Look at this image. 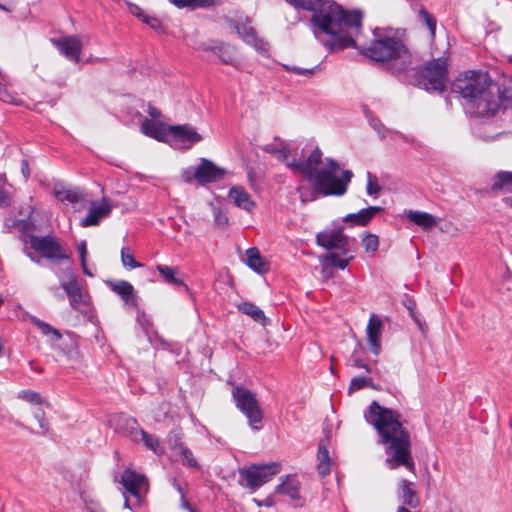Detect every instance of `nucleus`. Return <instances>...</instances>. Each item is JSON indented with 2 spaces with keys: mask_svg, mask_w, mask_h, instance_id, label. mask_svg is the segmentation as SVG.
Segmentation results:
<instances>
[{
  "mask_svg": "<svg viewBox=\"0 0 512 512\" xmlns=\"http://www.w3.org/2000/svg\"><path fill=\"white\" fill-rule=\"evenodd\" d=\"M263 151L272 154L277 160L285 162L287 164L290 151L285 141L280 140L279 145L267 144L263 147Z\"/></svg>",
  "mask_w": 512,
  "mask_h": 512,
  "instance_id": "nucleus-34",
  "label": "nucleus"
},
{
  "mask_svg": "<svg viewBox=\"0 0 512 512\" xmlns=\"http://www.w3.org/2000/svg\"><path fill=\"white\" fill-rule=\"evenodd\" d=\"M177 489H178V491L180 492V494H181V496H182V499H183L182 507H184V508L188 509V508H189V503L185 500V498H184V494H183V491H182V489H181L180 485H177Z\"/></svg>",
  "mask_w": 512,
  "mask_h": 512,
  "instance_id": "nucleus-64",
  "label": "nucleus"
},
{
  "mask_svg": "<svg viewBox=\"0 0 512 512\" xmlns=\"http://www.w3.org/2000/svg\"><path fill=\"white\" fill-rule=\"evenodd\" d=\"M110 424L117 432L125 435L131 441L138 443V437L143 429L134 417L124 413L116 414L110 419Z\"/></svg>",
  "mask_w": 512,
  "mask_h": 512,
  "instance_id": "nucleus-15",
  "label": "nucleus"
},
{
  "mask_svg": "<svg viewBox=\"0 0 512 512\" xmlns=\"http://www.w3.org/2000/svg\"><path fill=\"white\" fill-rule=\"evenodd\" d=\"M362 246L367 253L374 254L379 246L378 237L375 234H367L362 239Z\"/></svg>",
  "mask_w": 512,
  "mask_h": 512,
  "instance_id": "nucleus-40",
  "label": "nucleus"
},
{
  "mask_svg": "<svg viewBox=\"0 0 512 512\" xmlns=\"http://www.w3.org/2000/svg\"><path fill=\"white\" fill-rule=\"evenodd\" d=\"M121 262L122 265L129 270L142 267V264L136 261L132 251L129 247H123L121 249Z\"/></svg>",
  "mask_w": 512,
  "mask_h": 512,
  "instance_id": "nucleus-37",
  "label": "nucleus"
},
{
  "mask_svg": "<svg viewBox=\"0 0 512 512\" xmlns=\"http://www.w3.org/2000/svg\"><path fill=\"white\" fill-rule=\"evenodd\" d=\"M232 396L236 407L247 418L249 426L253 430H260L262 428L263 413L255 394L242 386H236L232 390Z\"/></svg>",
  "mask_w": 512,
  "mask_h": 512,
  "instance_id": "nucleus-7",
  "label": "nucleus"
},
{
  "mask_svg": "<svg viewBox=\"0 0 512 512\" xmlns=\"http://www.w3.org/2000/svg\"><path fill=\"white\" fill-rule=\"evenodd\" d=\"M316 242L319 246L331 252H338L339 254L346 255L349 252V240L343 234V228L334 229L331 231L320 232L316 236Z\"/></svg>",
  "mask_w": 512,
  "mask_h": 512,
  "instance_id": "nucleus-11",
  "label": "nucleus"
},
{
  "mask_svg": "<svg viewBox=\"0 0 512 512\" xmlns=\"http://www.w3.org/2000/svg\"><path fill=\"white\" fill-rule=\"evenodd\" d=\"M368 423L372 424L378 432L381 443L385 445L390 457L386 459L389 469L405 466L409 471H415V463L411 455V441L409 433L403 428L399 412L382 407L373 401L365 414Z\"/></svg>",
  "mask_w": 512,
  "mask_h": 512,
  "instance_id": "nucleus-2",
  "label": "nucleus"
},
{
  "mask_svg": "<svg viewBox=\"0 0 512 512\" xmlns=\"http://www.w3.org/2000/svg\"><path fill=\"white\" fill-rule=\"evenodd\" d=\"M25 253L27 255V257L33 261L34 263L38 264V265H41L42 262H41V258L36 256L34 253L28 251V250H25Z\"/></svg>",
  "mask_w": 512,
  "mask_h": 512,
  "instance_id": "nucleus-63",
  "label": "nucleus"
},
{
  "mask_svg": "<svg viewBox=\"0 0 512 512\" xmlns=\"http://www.w3.org/2000/svg\"><path fill=\"white\" fill-rule=\"evenodd\" d=\"M169 137L176 141L188 143L189 147L202 140V136L190 124L168 125Z\"/></svg>",
  "mask_w": 512,
  "mask_h": 512,
  "instance_id": "nucleus-19",
  "label": "nucleus"
},
{
  "mask_svg": "<svg viewBox=\"0 0 512 512\" xmlns=\"http://www.w3.org/2000/svg\"><path fill=\"white\" fill-rule=\"evenodd\" d=\"M362 26V13L359 10L346 11L334 1L319 2L312 12L311 27L316 38L321 34L330 36L329 42H324L330 49L343 50L356 48L354 36Z\"/></svg>",
  "mask_w": 512,
  "mask_h": 512,
  "instance_id": "nucleus-3",
  "label": "nucleus"
},
{
  "mask_svg": "<svg viewBox=\"0 0 512 512\" xmlns=\"http://www.w3.org/2000/svg\"><path fill=\"white\" fill-rule=\"evenodd\" d=\"M412 71L415 77L414 84L422 87L427 91H434L442 93L446 89L448 80L447 61L444 58H437L427 63L425 67L420 70L415 69L417 60L414 59Z\"/></svg>",
  "mask_w": 512,
  "mask_h": 512,
  "instance_id": "nucleus-6",
  "label": "nucleus"
},
{
  "mask_svg": "<svg viewBox=\"0 0 512 512\" xmlns=\"http://www.w3.org/2000/svg\"><path fill=\"white\" fill-rule=\"evenodd\" d=\"M317 459H318V465H317L318 473L323 477L328 475L331 471V467H330L331 458L329 456L327 441L324 439L320 440V442H319Z\"/></svg>",
  "mask_w": 512,
  "mask_h": 512,
  "instance_id": "nucleus-30",
  "label": "nucleus"
},
{
  "mask_svg": "<svg viewBox=\"0 0 512 512\" xmlns=\"http://www.w3.org/2000/svg\"><path fill=\"white\" fill-rule=\"evenodd\" d=\"M19 398H21L27 402H30V403H36V404L42 403L41 395L39 393L30 391V390L21 391L19 394Z\"/></svg>",
  "mask_w": 512,
  "mask_h": 512,
  "instance_id": "nucleus-48",
  "label": "nucleus"
},
{
  "mask_svg": "<svg viewBox=\"0 0 512 512\" xmlns=\"http://www.w3.org/2000/svg\"><path fill=\"white\" fill-rule=\"evenodd\" d=\"M383 208L380 206H369L361 209L357 213H351L343 218L346 223L352 225L366 226L378 213L382 212Z\"/></svg>",
  "mask_w": 512,
  "mask_h": 512,
  "instance_id": "nucleus-26",
  "label": "nucleus"
},
{
  "mask_svg": "<svg viewBox=\"0 0 512 512\" xmlns=\"http://www.w3.org/2000/svg\"><path fill=\"white\" fill-rule=\"evenodd\" d=\"M112 211V205L106 198H103L100 203L90 201L88 214L80 221L82 227L97 226L102 219L107 218Z\"/></svg>",
  "mask_w": 512,
  "mask_h": 512,
  "instance_id": "nucleus-17",
  "label": "nucleus"
},
{
  "mask_svg": "<svg viewBox=\"0 0 512 512\" xmlns=\"http://www.w3.org/2000/svg\"><path fill=\"white\" fill-rule=\"evenodd\" d=\"M179 450H180L181 456L183 457L184 464L188 465L189 467H193V468L198 467V463L189 448H187L183 444L179 443Z\"/></svg>",
  "mask_w": 512,
  "mask_h": 512,
  "instance_id": "nucleus-45",
  "label": "nucleus"
},
{
  "mask_svg": "<svg viewBox=\"0 0 512 512\" xmlns=\"http://www.w3.org/2000/svg\"><path fill=\"white\" fill-rule=\"evenodd\" d=\"M148 114L154 118V119H157V118H160L161 117V112L160 110H158L156 107L152 106L151 104H149L148 106Z\"/></svg>",
  "mask_w": 512,
  "mask_h": 512,
  "instance_id": "nucleus-60",
  "label": "nucleus"
},
{
  "mask_svg": "<svg viewBox=\"0 0 512 512\" xmlns=\"http://www.w3.org/2000/svg\"><path fill=\"white\" fill-rule=\"evenodd\" d=\"M409 314L410 316L413 318V320L415 321V323L417 324L418 328L422 331V332H425L426 329H427V326L426 324L420 319V317L416 314V312L409 307Z\"/></svg>",
  "mask_w": 512,
  "mask_h": 512,
  "instance_id": "nucleus-54",
  "label": "nucleus"
},
{
  "mask_svg": "<svg viewBox=\"0 0 512 512\" xmlns=\"http://www.w3.org/2000/svg\"><path fill=\"white\" fill-rule=\"evenodd\" d=\"M126 492L130 493L138 501L141 500L142 493L148 491V479L145 475L127 468L123 471L119 481Z\"/></svg>",
  "mask_w": 512,
  "mask_h": 512,
  "instance_id": "nucleus-13",
  "label": "nucleus"
},
{
  "mask_svg": "<svg viewBox=\"0 0 512 512\" xmlns=\"http://www.w3.org/2000/svg\"><path fill=\"white\" fill-rule=\"evenodd\" d=\"M297 191L300 193V200L302 203L305 204L311 200L307 191H304L302 188H298Z\"/></svg>",
  "mask_w": 512,
  "mask_h": 512,
  "instance_id": "nucleus-62",
  "label": "nucleus"
},
{
  "mask_svg": "<svg viewBox=\"0 0 512 512\" xmlns=\"http://www.w3.org/2000/svg\"><path fill=\"white\" fill-rule=\"evenodd\" d=\"M237 308L243 314L250 316L254 321L262 325L266 324L267 318L264 312L255 304L251 302H241L237 304Z\"/></svg>",
  "mask_w": 512,
  "mask_h": 512,
  "instance_id": "nucleus-33",
  "label": "nucleus"
},
{
  "mask_svg": "<svg viewBox=\"0 0 512 512\" xmlns=\"http://www.w3.org/2000/svg\"><path fill=\"white\" fill-rule=\"evenodd\" d=\"M375 39L369 46L361 48L365 57L386 65L390 70L400 73L412 69L414 56L405 44L396 36H382L380 29L374 30Z\"/></svg>",
  "mask_w": 512,
  "mask_h": 512,
  "instance_id": "nucleus-5",
  "label": "nucleus"
},
{
  "mask_svg": "<svg viewBox=\"0 0 512 512\" xmlns=\"http://www.w3.org/2000/svg\"><path fill=\"white\" fill-rule=\"evenodd\" d=\"M246 264L249 268L257 273H264L267 268L257 248L252 247L246 251Z\"/></svg>",
  "mask_w": 512,
  "mask_h": 512,
  "instance_id": "nucleus-32",
  "label": "nucleus"
},
{
  "mask_svg": "<svg viewBox=\"0 0 512 512\" xmlns=\"http://www.w3.org/2000/svg\"><path fill=\"white\" fill-rule=\"evenodd\" d=\"M34 417L39 423L42 434H46L49 431V422L45 418L44 411L40 408L36 409L34 412Z\"/></svg>",
  "mask_w": 512,
  "mask_h": 512,
  "instance_id": "nucleus-47",
  "label": "nucleus"
},
{
  "mask_svg": "<svg viewBox=\"0 0 512 512\" xmlns=\"http://www.w3.org/2000/svg\"><path fill=\"white\" fill-rule=\"evenodd\" d=\"M322 157V151L315 147L304 161L293 159L287 162V167L303 174L312 183L314 190L323 196L344 195L353 173L350 170H343L338 177L340 167L332 158H326L324 167L318 170Z\"/></svg>",
  "mask_w": 512,
  "mask_h": 512,
  "instance_id": "nucleus-4",
  "label": "nucleus"
},
{
  "mask_svg": "<svg viewBox=\"0 0 512 512\" xmlns=\"http://www.w3.org/2000/svg\"><path fill=\"white\" fill-rule=\"evenodd\" d=\"M78 252L80 255V262H81V266H82L84 274L89 277H93L94 274L90 271V269L87 267V264H86L87 244H86L85 240L81 241L80 244L78 245Z\"/></svg>",
  "mask_w": 512,
  "mask_h": 512,
  "instance_id": "nucleus-44",
  "label": "nucleus"
},
{
  "mask_svg": "<svg viewBox=\"0 0 512 512\" xmlns=\"http://www.w3.org/2000/svg\"><path fill=\"white\" fill-rule=\"evenodd\" d=\"M214 220H215V223L218 225V226H225L228 224V217L225 213H223L220 209L218 208H214Z\"/></svg>",
  "mask_w": 512,
  "mask_h": 512,
  "instance_id": "nucleus-50",
  "label": "nucleus"
},
{
  "mask_svg": "<svg viewBox=\"0 0 512 512\" xmlns=\"http://www.w3.org/2000/svg\"><path fill=\"white\" fill-rule=\"evenodd\" d=\"M279 472L277 463L252 465L240 471V481L246 487L256 490Z\"/></svg>",
  "mask_w": 512,
  "mask_h": 512,
  "instance_id": "nucleus-10",
  "label": "nucleus"
},
{
  "mask_svg": "<svg viewBox=\"0 0 512 512\" xmlns=\"http://www.w3.org/2000/svg\"><path fill=\"white\" fill-rule=\"evenodd\" d=\"M0 100L7 103L14 102V96L8 91L4 83L1 85L0 88Z\"/></svg>",
  "mask_w": 512,
  "mask_h": 512,
  "instance_id": "nucleus-53",
  "label": "nucleus"
},
{
  "mask_svg": "<svg viewBox=\"0 0 512 512\" xmlns=\"http://www.w3.org/2000/svg\"><path fill=\"white\" fill-rule=\"evenodd\" d=\"M398 498L402 502V506H408L410 508H417L420 504V498L415 489V484L411 481L401 479L398 485Z\"/></svg>",
  "mask_w": 512,
  "mask_h": 512,
  "instance_id": "nucleus-22",
  "label": "nucleus"
},
{
  "mask_svg": "<svg viewBox=\"0 0 512 512\" xmlns=\"http://www.w3.org/2000/svg\"><path fill=\"white\" fill-rule=\"evenodd\" d=\"M227 22L247 44L253 46L259 53L268 55L269 44L258 37L256 30L250 25L248 19L245 22L228 19Z\"/></svg>",
  "mask_w": 512,
  "mask_h": 512,
  "instance_id": "nucleus-12",
  "label": "nucleus"
},
{
  "mask_svg": "<svg viewBox=\"0 0 512 512\" xmlns=\"http://www.w3.org/2000/svg\"><path fill=\"white\" fill-rule=\"evenodd\" d=\"M383 330L382 320L375 314H372L367 324V340L370 349L374 355H379L381 351V335Z\"/></svg>",
  "mask_w": 512,
  "mask_h": 512,
  "instance_id": "nucleus-20",
  "label": "nucleus"
},
{
  "mask_svg": "<svg viewBox=\"0 0 512 512\" xmlns=\"http://www.w3.org/2000/svg\"><path fill=\"white\" fill-rule=\"evenodd\" d=\"M300 483L295 476L287 475L282 482L276 486V493L287 495L292 501H296L294 507H301L303 503L300 497Z\"/></svg>",
  "mask_w": 512,
  "mask_h": 512,
  "instance_id": "nucleus-24",
  "label": "nucleus"
},
{
  "mask_svg": "<svg viewBox=\"0 0 512 512\" xmlns=\"http://www.w3.org/2000/svg\"><path fill=\"white\" fill-rule=\"evenodd\" d=\"M135 117H138L141 121V132L144 135L154 138L158 141H163L166 139V137H169L168 125L144 118L138 111L135 112Z\"/></svg>",
  "mask_w": 512,
  "mask_h": 512,
  "instance_id": "nucleus-21",
  "label": "nucleus"
},
{
  "mask_svg": "<svg viewBox=\"0 0 512 512\" xmlns=\"http://www.w3.org/2000/svg\"><path fill=\"white\" fill-rule=\"evenodd\" d=\"M111 290L124 301L128 307H137V296L133 285L125 280L111 282Z\"/></svg>",
  "mask_w": 512,
  "mask_h": 512,
  "instance_id": "nucleus-25",
  "label": "nucleus"
},
{
  "mask_svg": "<svg viewBox=\"0 0 512 512\" xmlns=\"http://www.w3.org/2000/svg\"><path fill=\"white\" fill-rule=\"evenodd\" d=\"M364 387H374L372 379L369 377H355L350 382L349 392H354Z\"/></svg>",
  "mask_w": 512,
  "mask_h": 512,
  "instance_id": "nucleus-43",
  "label": "nucleus"
},
{
  "mask_svg": "<svg viewBox=\"0 0 512 512\" xmlns=\"http://www.w3.org/2000/svg\"><path fill=\"white\" fill-rule=\"evenodd\" d=\"M211 52L219 58L221 63L237 67L238 60L234 47L223 42H216L211 47Z\"/></svg>",
  "mask_w": 512,
  "mask_h": 512,
  "instance_id": "nucleus-27",
  "label": "nucleus"
},
{
  "mask_svg": "<svg viewBox=\"0 0 512 512\" xmlns=\"http://www.w3.org/2000/svg\"><path fill=\"white\" fill-rule=\"evenodd\" d=\"M142 22L150 26L154 30H159L161 29L162 26L161 20L159 18L147 14L142 19Z\"/></svg>",
  "mask_w": 512,
  "mask_h": 512,
  "instance_id": "nucleus-49",
  "label": "nucleus"
},
{
  "mask_svg": "<svg viewBox=\"0 0 512 512\" xmlns=\"http://www.w3.org/2000/svg\"><path fill=\"white\" fill-rule=\"evenodd\" d=\"M60 285L68 296L70 306L73 309L82 311V308L87 306V296L82 291L76 276L71 271L69 272V280H61Z\"/></svg>",
  "mask_w": 512,
  "mask_h": 512,
  "instance_id": "nucleus-16",
  "label": "nucleus"
},
{
  "mask_svg": "<svg viewBox=\"0 0 512 512\" xmlns=\"http://www.w3.org/2000/svg\"><path fill=\"white\" fill-rule=\"evenodd\" d=\"M419 18L427 25L431 36L434 37L436 30L435 17L431 15L424 7H421V9L419 10Z\"/></svg>",
  "mask_w": 512,
  "mask_h": 512,
  "instance_id": "nucleus-39",
  "label": "nucleus"
},
{
  "mask_svg": "<svg viewBox=\"0 0 512 512\" xmlns=\"http://www.w3.org/2000/svg\"><path fill=\"white\" fill-rule=\"evenodd\" d=\"M140 442H142L147 449L153 451L155 454H163V448L160 445L158 438L152 434L147 433L145 430H143L138 437V443Z\"/></svg>",
  "mask_w": 512,
  "mask_h": 512,
  "instance_id": "nucleus-35",
  "label": "nucleus"
},
{
  "mask_svg": "<svg viewBox=\"0 0 512 512\" xmlns=\"http://www.w3.org/2000/svg\"><path fill=\"white\" fill-rule=\"evenodd\" d=\"M191 8H209L216 4V0H191Z\"/></svg>",
  "mask_w": 512,
  "mask_h": 512,
  "instance_id": "nucleus-52",
  "label": "nucleus"
},
{
  "mask_svg": "<svg viewBox=\"0 0 512 512\" xmlns=\"http://www.w3.org/2000/svg\"><path fill=\"white\" fill-rule=\"evenodd\" d=\"M452 90L461 95L467 112L476 117L494 116L512 98L511 90H502L483 71H468L459 75L452 84Z\"/></svg>",
  "mask_w": 512,
  "mask_h": 512,
  "instance_id": "nucleus-1",
  "label": "nucleus"
},
{
  "mask_svg": "<svg viewBox=\"0 0 512 512\" xmlns=\"http://www.w3.org/2000/svg\"><path fill=\"white\" fill-rule=\"evenodd\" d=\"M53 193L59 201L71 204L76 211L85 207L86 199L79 189L66 188L62 183H56Z\"/></svg>",
  "mask_w": 512,
  "mask_h": 512,
  "instance_id": "nucleus-18",
  "label": "nucleus"
},
{
  "mask_svg": "<svg viewBox=\"0 0 512 512\" xmlns=\"http://www.w3.org/2000/svg\"><path fill=\"white\" fill-rule=\"evenodd\" d=\"M492 191H507L512 192V172L508 171H499L493 177V183L491 185ZM505 203L512 207V197H506Z\"/></svg>",
  "mask_w": 512,
  "mask_h": 512,
  "instance_id": "nucleus-29",
  "label": "nucleus"
},
{
  "mask_svg": "<svg viewBox=\"0 0 512 512\" xmlns=\"http://www.w3.org/2000/svg\"><path fill=\"white\" fill-rule=\"evenodd\" d=\"M381 191L377 177L371 172H367L366 192L370 196H377Z\"/></svg>",
  "mask_w": 512,
  "mask_h": 512,
  "instance_id": "nucleus-41",
  "label": "nucleus"
},
{
  "mask_svg": "<svg viewBox=\"0 0 512 512\" xmlns=\"http://www.w3.org/2000/svg\"><path fill=\"white\" fill-rule=\"evenodd\" d=\"M52 44L58 49L59 53L73 63L80 61L83 41L78 36H64L52 38Z\"/></svg>",
  "mask_w": 512,
  "mask_h": 512,
  "instance_id": "nucleus-14",
  "label": "nucleus"
},
{
  "mask_svg": "<svg viewBox=\"0 0 512 512\" xmlns=\"http://www.w3.org/2000/svg\"><path fill=\"white\" fill-rule=\"evenodd\" d=\"M229 196L233 199L235 205L243 210L251 212L256 207V203L242 186L231 187Z\"/></svg>",
  "mask_w": 512,
  "mask_h": 512,
  "instance_id": "nucleus-28",
  "label": "nucleus"
},
{
  "mask_svg": "<svg viewBox=\"0 0 512 512\" xmlns=\"http://www.w3.org/2000/svg\"><path fill=\"white\" fill-rule=\"evenodd\" d=\"M370 125L371 127L380 135L382 139L385 138V126L381 123V121L377 118L370 119Z\"/></svg>",
  "mask_w": 512,
  "mask_h": 512,
  "instance_id": "nucleus-51",
  "label": "nucleus"
},
{
  "mask_svg": "<svg viewBox=\"0 0 512 512\" xmlns=\"http://www.w3.org/2000/svg\"><path fill=\"white\" fill-rule=\"evenodd\" d=\"M297 9L313 12L321 0H286Z\"/></svg>",
  "mask_w": 512,
  "mask_h": 512,
  "instance_id": "nucleus-42",
  "label": "nucleus"
},
{
  "mask_svg": "<svg viewBox=\"0 0 512 512\" xmlns=\"http://www.w3.org/2000/svg\"><path fill=\"white\" fill-rule=\"evenodd\" d=\"M29 243L33 250L40 253L43 258H46L53 264H61L63 261L70 259L68 251L54 236L46 235L39 237L30 235Z\"/></svg>",
  "mask_w": 512,
  "mask_h": 512,
  "instance_id": "nucleus-8",
  "label": "nucleus"
},
{
  "mask_svg": "<svg viewBox=\"0 0 512 512\" xmlns=\"http://www.w3.org/2000/svg\"><path fill=\"white\" fill-rule=\"evenodd\" d=\"M130 12L141 21L146 15V13L137 5H131Z\"/></svg>",
  "mask_w": 512,
  "mask_h": 512,
  "instance_id": "nucleus-57",
  "label": "nucleus"
},
{
  "mask_svg": "<svg viewBox=\"0 0 512 512\" xmlns=\"http://www.w3.org/2000/svg\"><path fill=\"white\" fill-rule=\"evenodd\" d=\"M226 174V170L217 166L211 160L200 158L199 163L195 167H189L182 173L185 182L190 183L195 180L200 185L217 182Z\"/></svg>",
  "mask_w": 512,
  "mask_h": 512,
  "instance_id": "nucleus-9",
  "label": "nucleus"
},
{
  "mask_svg": "<svg viewBox=\"0 0 512 512\" xmlns=\"http://www.w3.org/2000/svg\"><path fill=\"white\" fill-rule=\"evenodd\" d=\"M404 215L414 224L424 228H432L437 224L436 218L427 212L406 210Z\"/></svg>",
  "mask_w": 512,
  "mask_h": 512,
  "instance_id": "nucleus-31",
  "label": "nucleus"
},
{
  "mask_svg": "<svg viewBox=\"0 0 512 512\" xmlns=\"http://www.w3.org/2000/svg\"><path fill=\"white\" fill-rule=\"evenodd\" d=\"M172 2L178 7V8H184L189 7L191 8V0H172Z\"/></svg>",
  "mask_w": 512,
  "mask_h": 512,
  "instance_id": "nucleus-61",
  "label": "nucleus"
},
{
  "mask_svg": "<svg viewBox=\"0 0 512 512\" xmlns=\"http://www.w3.org/2000/svg\"><path fill=\"white\" fill-rule=\"evenodd\" d=\"M351 362H352V365L357 367V368H363L365 369L368 373L371 372V369L370 367L365 364L361 359L355 357L354 355H352L351 357Z\"/></svg>",
  "mask_w": 512,
  "mask_h": 512,
  "instance_id": "nucleus-56",
  "label": "nucleus"
},
{
  "mask_svg": "<svg viewBox=\"0 0 512 512\" xmlns=\"http://www.w3.org/2000/svg\"><path fill=\"white\" fill-rule=\"evenodd\" d=\"M283 68L286 71L293 72V73H296L298 75H301V76L309 78V77H312L315 74L318 66H315L313 68H300V67H297V66L283 65Z\"/></svg>",
  "mask_w": 512,
  "mask_h": 512,
  "instance_id": "nucleus-46",
  "label": "nucleus"
},
{
  "mask_svg": "<svg viewBox=\"0 0 512 512\" xmlns=\"http://www.w3.org/2000/svg\"><path fill=\"white\" fill-rule=\"evenodd\" d=\"M352 259V256L349 258H340L339 254L336 252H331L324 257L325 261H328L333 267L339 268L341 270H344Z\"/></svg>",
  "mask_w": 512,
  "mask_h": 512,
  "instance_id": "nucleus-38",
  "label": "nucleus"
},
{
  "mask_svg": "<svg viewBox=\"0 0 512 512\" xmlns=\"http://www.w3.org/2000/svg\"><path fill=\"white\" fill-rule=\"evenodd\" d=\"M11 204V199L4 189L0 188V207H8Z\"/></svg>",
  "mask_w": 512,
  "mask_h": 512,
  "instance_id": "nucleus-55",
  "label": "nucleus"
},
{
  "mask_svg": "<svg viewBox=\"0 0 512 512\" xmlns=\"http://www.w3.org/2000/svg\"><path fill=\"white\" fill-rule=\"evenodd\" d=\"M86 508L89 512H104L98 503L90 501L86 504Z\"/></svg>",
  "mask_w": 512,
  "mask_h": 512,
  "instance_id": "nucleus-58",
  "label": "nucleus"
},
{
  "mask_svg": "<svg viewBox=\"0 0 512 512\" xmlns=\"http://www.w3.org/2000/svg\"><path fill=\"white\" fill-rule=\"evenodd\" d=\"M21 172L25 179H27L30 175L29 165L26 159H23L21 162Z\"/></svg>",
  "mask_w": 512,
  "mask_h": 512,
  "instance_id": "nucleus-59",
  "label": "nucleus"
},
{
  "mask_svg": "<svg viewBox=\"0 0 512 512\" xmlns=\"http://www.w3.org/2000/svg\"><path fill=\"white\" fill-rule=\"evenodd\" d=\"M156 270L159 272L160 281L173 287H183L185 292L189 293V287L181 278V271L176 266H167L158 264Z\"/></svg>",
  "mask_w": 512,
  "mask_h": 512,
  "instance_id": "nucleus-23",
  "label": "nucleus"
},
{
  "mask_svg": "<svg viewBox=\"0 0 512 512\" xmlns=\"http://www.w3.org/2000/svg\"><path fill=\"white\" fill-rule=\"evenodd\" d=\"M30 319L31 322L40 329L43 335H51L54 340H60L62 338L61 333L57 329L53 328L50 324L38 319L35 316H32Z\"/></svg>",
  "mask_w": 512,
  "mask_h": 512,
  "instance_id": "nucleus-36",
  "label": "nucleus"
}]
</instances>
